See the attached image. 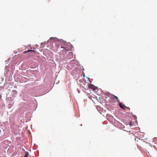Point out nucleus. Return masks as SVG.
I'll return each mask as SVG.
<instances>
[{
	"label": "nucleus",
	"instance_id": "1",
	"mask_svg": "<svg viewBox=\"0 0 157 157\" xmlns=\"http://www.w3.org/2000/svg\"><path fill=\"white\" fill-rule=\"evenodd\" d=\"M88 86L89 88H91L94 90H95L96 89V87L92 84H89Z\"/></svg>",
	"mask_w": 157,
	"mask_h": 157
},
{
	"label": "nucleus",
	"instance_id": "2",
	"mask_svg": "<svg viewBox=\"0 0 157 157\" xmlns=\"http://www.w3.org/2000/svg\"><path fill=\"white\" fill-rule=\"evenodd\" d=\"M61 51H62L63 52H67V51H69L68 48L66 47L61 46Z\"/></svg>",
	"mask_w": 157,
	"mask_h": 157
},
{
	"label": "nucleus",
	"instance_id": "3",
	"mask_svg": "<svg viewBox=\"0 0 157 157\" xmlns=\"http://www.w3.org/2000/svg\"><path fill=\"white\" fill-rule=\"evenodd\" d=\"M119 105L120 107L122 109H123L124 110L125 109V107H126V106L122 104L120 102L119 103Z\"/></svg>",
	"mask_w": 157,
	"mask_h": 157
},
{
	"label": "nucleus",
	"instance_id": "4",
	"mask_svg": "<svg viewBox=\"0 0 157 157\" xmlns=\"http://www.w3.org/2000/svg\"><path fill=\"white\" fill-rule=\"evenodd\" d=\"M111 98H115V99L116 100L117 102L119 101V99L118 98L117 96H115V95L113 94H112V95Z\"/></svg>",
	"mask_w": 157,
	"mask_h": 157
},
{
	"label": "nucleus",
	"instance_id": "5",
	"mask_svg": "<svg viewBox=\"0 0 157 157\" xmlns=\"http://www.w3.org/2000/svg\"><path fill=\"white\" fill-rule=\"evenodd\" d=\"M28 51L29 52H36V51L34 50H28Z\"/></svg>",
	"mask_w": 157,
	"mask_h": 157
},
{
	"label": "nucleus",
	"instance_id": "6",
	"mask_svg": "<svg viewBox=\"0 0 157 157\" xmlns=\"http://www.w3.org/2000/svg\"><path fill=\"white\" fill-rule=\"evenodd\" d=\"M29 153L28 152H26L24 157H28L29 156Z\"/></svg>",
	"mask_w": 157,
	"mask_h": 157
},
{
	"label": "nucleus",
	"instance_id": "7",
	"mask_svg": "<svg viewBox=\"0 0 157 157\" xmlns=\"http://www.w3.org/2000/svg\"><path fill=\"white\" fill-rule=\"evenodd\" d=\"M28 52H29L28 51V50L27 51H25L23 53V54H25L27 53H28Z\"/></svg>",
	"mask_w": 157,
	"mask_h": 157
},
{
	"label": "nucleus",
	"instance_id": "8",
	"mask_svg": "<svg viewBox=\"0 0 157 157\" xmlns=\"http://www.w3.org/2000/svg\"><path fill=\"white\" fill-rule=\"evenodd\" d=\"M129 125L131 126L132 125V123L131 122H129Z\"/></svg>",
	"mask_w": 157,
	"mask_h": 157
},
{
	"label": "nucleus",
	"instance_id": "9",
	"mask_svg": "<svg viewBox=\"0 0 157 157\" xmlns=\"http://www.w3.org/2000/svg\"><path fill=\"white\" fill-rule=\"evenodd\" d=\"M86 78H87L88 81H89L90 80L89 78V77H86Z\"/></svg>",
	"mask_w": 157,
	"mask_h": 157
},
{
	"label": "nucleus",
	"instance_id": "10",
	"mask_svg": "<svg viewBox=\"0 0 157 157\" xmlns=\"http://www.w3.org/2000/svg\"><path fill=\"white\" fill-rule=\"evenodd\" d=\"M125 108H127V109H128V110H130V109L129 107H125Z\"/></svg>",
	"mask_w": 157,
	"mask_h": 157
},
{
	"label": "nucleus",
	"instance_id": "11",
	"mask_svg": "<svg viewBox=\"0 0 157 157\" xmlns=\"http://www.w3.org/2000/svg\"><path fill=\"white\" fill-rule=\"evenodd\" d=\"M83 76L84 77L85 76L84 74L83 75Z\"/></svg>",
	"mask_w": 157,
	"mask_h": 157
},
{
	"label": "nucleus",
	"instance_id": "12",
	"mask_svg": "<svg viewBox=\"0 0 157 157\" xmlns=\"http://www.w3.org/2000/svg\"><path fill=\"white\" fill-rule=\"evenodd\" d=\"M52 38H52V37H51V38H50V39H52Z\"/></svg>",
	"mask_w": 157,
	"mask_h": 157
}]
</instances>
